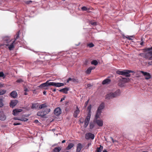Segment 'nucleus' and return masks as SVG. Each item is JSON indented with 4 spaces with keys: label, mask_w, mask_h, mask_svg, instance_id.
I'll use <instances>...</instances> for the list:
<instances>
[{
    "label": "nucleus",
    "mask_w": 152,
    "mask_h": 152,
    "mask_svg": "<svg viewBox=\"0 0 152 152\" xmlns=\"http://www.w3.org/2000/svg\"><path fill=\"white\" fill-rule=\"evenodd\" d=\"M144 50L145 51L148 52L145 53H140L139 54L140 56L146 59L151 60L150 59L152 56V46L150 48H145Z\"/></svg>",
    "instance_id": "1"
},
{
    "label": "nucleus",
    "mask_w": 152,
    "mask_h": 152,
    "mask_svg": "<svg viewBox=\"0 0 152 152\" xmlns=\"http://www.w3.org/2000/svg\"><path fill=\"white\" fill-rule=\"evenodd\" d=\"M120 93L121 92L120 90H118L114 93H111L107 94L106 96L105 99H112L115 97L119 95L120 94Z\"/></svg>",
    "instance_id": "2"
},
{
    "label": "nucleus",
    "mask_w": 152,
    "mask_h": 152,
    "mask_svg": "<svg viewBox=\"0 0 152 152\" xmlns=\"http://www.w3.org/2000/svg\"><path fill=\"white\" fill-rule=\"evenodd\" d=\"M50 111V108H47L45 110H42L41 111H38L37 113V115L42 118H44L45 116L48 114Z\"/></svg>",
    "instance_id": "3"
},
{
    "label": "nucleus",
    "mask_w": 152,
    "mask_h": 152,
    "mask_svg": "<svg viewBox=\"0 0 152 152\" xmlns=\"http://www.w3.org/2000/svg\"><path fill=\"white\" fill-rule=\"evenodd\" d=\"M47 81L45 83L41 84L39 86H64L63 83H56L53 82H49Z\"/></svg>",
    "instance_id": "4"
},
{
    "label": "nucleus",
    "mask_w": 152,
    "mask_h": 152,
    "mask_svg": "<svg viewBox=\"0 0 152 152\" xmlns=\"http://www.w3.org/2000/svg\"><path fill=\"white\" fill-rule=\"evenodd\" d=\"M3 39L4 43L7 44L6 45L7 46L9 45V43H10L13 40L12 38H11L10 36H6L4 37H3Z\"/></svg>",
    "instance_id": "5"
},
{
    "label": "nucleus",
    "mask_w": 152,
    "mask_h": 152,
    "mask_svg": "<svg viewBox=\"0 0 152 152\" xmlns=\"http://www.w3.org/2000/svg\"><path fill=\"white\" fill-rule=\"evenodd\" d=\"M19 37V31H18L17 33V36L16 37V38L15 39V40H13L12 42L10 43H9V45L8 46V48L10 50H11L14 47L13 43L15 42V41Z\"/></svg>",
    "instance_id": "6"
},
{
    "label": "nucleus",
    "mask_w": 152,
    "mask_h": 152,
    "mask_svg": "<svg viewBox=\"0 0 152 152\" xmlns=\"http://www.w3.org/2000/svg\"><path fill=\"white\" fill-rule=\"evenodd\" d=\"M91 116V115L89 114H88L87 115L85 119L84 126L85 128L87 127L89 124Z\"/></svg>",
    "instance_id": "7"
},
{
    "label": "nucleus",
    "mask_w": 152,
    "mask_h": 152,
    "mask_svg": "<svg viewBox=\"0 0 152 152\" xmlns=\"http://www.w3.org/2000/svg\"><path fill=\"white\" fill-rule=\"evenodd\" d=\"M141 73H142L144 76L145 79L146 80H148L151 78V76L150 74L146 72H144L143 71H140Z\"/></svg>",
    "instance_id": "8"
},
{
    "label": "nucleus",
    "mask_w": 152,
    "mask_h": 152,
    "mask_svg": "<svg viewBox=\"0 0 152 152\" xmlns=\"http://www.w3.org/2000/svg\"><path fill=\"white\" fill-rule=\"evenodd\" d=\"M94 138V135L91 133H87L85 135V138L87 140H89L90 139L93 140Z\"/></svg>",
    "instance_id": "9"
},
{
    "label": "nucleus",
    "mask_w": 152,
    "mask_h": 152,
    "mask_svg": "<svg viewBox=\"0 0 152 152\" xmlns=\"http://www.w3.org/2000/svg\"><path fill=\"white\" fill-rule=\"evenodd\" d=\"M134 73V72L131 70H124V75L126 77H130L131 76V75L129 73Z\"/></svg>",
    "instance_id": "10"
},
{
    "label": "nucleus",
    "mask_w": 152,
    "mask_h": 152,
    "mask_svg": "<svg viewBox=\"0 0 152 152\" xmlns=\"http://www.w3.org/2000/svg\"><path fill=\"white\" fill-rule=\"evenodd\" d=\"M78 82L77 80L74 78H69L66 80L67 83H76Z\"/></svg>",
    "instance_id": "11"
},
{
    "label": "nucleus",
    "mask_w": 152,
    "mask_h": 152,
    "mask_svg": "<svg viewBox=\"0 0 152 152\" xmlns=\"http://www.w3.org/2000/svg\"><path fill=\"white\" fill-rule=\"evenodd\" d=\"M109 78V77H108V78L106 79L103 81L102 82L103 85H108L111 82V80Z\"/></svg>",
    "instance_id": "12"
},
{
    "label": "nucleus",
    "mask_w": 152,
    "mask_h": 152,
    "mask_svg": "<svg viewBox=\"0 0 152 152\" xmlns=\"http://www.w3.org/2000/svg\"><path fill=\"white\" fill-rule=\"evenodd\" d=\"M54 112L56 116H58L61 113V110L60 108L58 107L55 109Z\"/></svg>",
    "instance_id": "13"
},
{
    "label": "nucleus",
    "mask_w": 152,
    "mask_h": 152,
    "mask_svg": "<svg viewBox=\"0 0 152 152\" xmlns=\"http://www.w3.org/2000/svg\"><path fill=\"white\" fill-rule=\"evenodd\" d=\"M94 121L99 126H102L103 125V121L101 120H97V119H95Z\"/></svg>",
    "instance_id": "14"
},
{
    "label": "nucleus",
    "mask_w": 152,
    "mask_h": 152,
    "mask_svg": "<svg viewBox=\"0 0 152 152\" xmlns=\"http://www.w3.org/2000/svg\"><path fill=\"white\" fill-rule=\"evenodd\" d=\"M18 102V101L16 100H12L10 103V107H13L17 104Z\"/></svg>",
    "instance_id": "15"
},
{
    "label": "nucleus",
    "mask_w": 152,
    "mask_h": 152,
    "mask_svg": "<svg viewBox=\"0 0 152 152\" xmlns=\"http://www.w3.org/2000/svg\"><path fill=\"white\" fill-rule=\"evenodd\" d=\"M17 95V93L15 91H13L10 93V96L11 97L15 98Z\"/></svg>",
    "instance_id": "16"
},
{
    "label": "nucleus",
    "mask_w": 152,
    "mask_h": 152,
    "mask_svg": "<svg viewBox=\"0 0 152 152\" xmlns=\"http://www.w3.org/2000/svg\"><path fill=\"white\" fill-rule=\"evenodd\" d=\"M83 146L81 143H79L77 145V148L76 149L77 152H80Z\"/></svg>",
    "instance_id": "17"
},
{
    "label": "nucleus",
    "mask_w": 152,
    "mask_h": 152,
    "mask_svg": "<svg viewBox=\"0 0 152 152\" xmlns=\"http://www.w3.org/2000/svg\"><path fill=\"white\" fill-rule=\"evenodd\" d=\"M80 112V110L78 107H76V110L75 111L74 113V116L75 118L77 117L79 113Z\"/></svg>",
    "instance_id": "18"
},
{
    "label": "nucleus",
    "mask_w": 152,
    "mask_h": 152,
    "mask_svg": "<svg viewBox=\"0 0 152 152\" xmlns=\"http://www.w3.org/2000/svg\"><path fill=\"white\" fill-rule=\"evenodd\" d=\"M95 67L90 66L86 70V73L87 74H89L91 73L92 70L94 69L95 68Z\"/></svg>",
    "instance_id": "19"
},
{
    "label": "nucleus",
    "mask_w": 152,
    "mask_h": 152,
    "mask_svg": "<svg viewBox=\"0 0 152 152\" xmlns=\"http://www.w3.org/2000/svg\"><path fill=\"white\" fill-rule=\"evenodd\" d=\"M69 90V88H66L59 90L60 92H63L65 94H67V91Z\"/></svg>",
    "instance_id": "20"
},
{
    "label": "nucleus",
    "mask_w": 152,
    "mask_h": 152,
    "mask_svg": "<svg viewBox=\"0 0 152 152\" xmlns=\"http://www.w3.org/2000/svg\"><path fill=\"white\" fill-rule=\"evenodd\" d=\"M61 150V148L60 147L55 148L53 151V152H59Z\"/></svg>",
    "instance_id": "21"
},
{
    "label": "nucleus",
    "mask_w": 152,
    "mask_h": 152,
    "mask_svg": "<svg viewBox=\"0 0 152 152\" xmlns=\"http://www.w3.org/2000/svg\"><path fill=\"white\" fill-rule=\"evenodd\" d=\"M102 112V111H99L98 110H97L96 111V113L95 115V119H97L98 118H99V116Z\"/></svg>",
    "instance_id": "22"
},
{
    "label": "nucleus",
    "mask_w": 152,
    "mask_h": 152,
    "mask_svg": "<svg viewBox=\"0 0 152 152\" xmlns=\"http://www.w3.org/2000/svg\"><path fill=\"white\" fill-rule=\"evenodd\" d=\"M104 103H101L100 105L99 106L97 110H99V111H102V110L103 109V108H104Z\"/></svg>",
    "instance_id": "23"
},
{
    "label": "nucleus",
    "mask_w": 152,
    "mask_h": 152,
    "mask_svg": "<svg viewBox=\"0 0 152 152\" xmlns=\"http://www.w3.org/2000/svg\"><path fill=\"white\" fill-rule=\"evenodd\" d=\"M47 107L48 105L46 103H44L39 105V109H43L46 107Z\"/></svg>",
    "instance_id": "24"
},
{
    "label": "nucleus",
    "mask_w": 152,
    "mask_h": 152,
    "mask_svg": "<svg viewBox=\"0 0 152 152\" xmlns=\"http://www.w3.org/2000/svg\"><path fill=\"white\" fill-rule=\"evenodd\" d=\"M26 116L25 115H23L22 117L20 118V121H26L28 120V119L26 118Z\"/></svg>",
    "instance_id": "25"
},
{
    "label": "nucleus",
    "mask_w": 152,
    "mask_h": 152,
    "mask_svg": "<svg viewBox=\"0 0 152 152\" xmlns=\"http://www.w3.org/2000/svg\"><path fill=\"white\" fill-rule=\"evenodd\" d=\"M6 119V116L3 113H1L0 115V120L4 121Z\"/></svg>",
    "instance_id": "26"
},
{
    "label": "nucleus",
    "mask_w": 152,
    "mask_h": 152,
    "mask_svg": "<svg viewBox=\"0 0 152 152\" xmlns=\"http://www.w3.org/2000/svg\"><path fill=\"white\" fill-rule=\"evenodd\" d=\"M74 146V145L73 143H70L69 144L68 146L66 147V149L67 150L70 149L71 148L73 147Z\"/></svg>",
    "instance_id": "27"
},
{
    "label": "nucleus",
    "mask_w": 152,
    "mask_h": 152,
    "mask_svg": "<svg viewBox=\"0 0 152 152\" xmlns=\"http://www.w3.org/2000/svg\"><path fill=\"white\" fill-rule=\"evenodd\" d=\"M103 149V147L101 145H100L99 147L97 148L96 151L97 152H101Z\"/></svg>",
    "instance_id": "28"
},
{
    "label": "nucleus",
    "mask_w": 152,
    "mask_h": 152,
    "mask_svg": "<svg viewBox=\"0 0 152 152\" xmlns=\"http://www.w3.org/2000/svg\"><path fill=\"white\" fill-rule=\"evenodd\" d=\"M19 113V110L18 109H15L13 111V114L14 115H15L18 114Z\"/></svg>",
    "instance_id": "29"
},
{
    "label": "nucleus",
    "mask_w": 152,
    "mask_h": 152,
    "mask_svg": "<svg viewBox=\"0 0 152 152\" xmlns=\"http://www.w3.org/2000/svg\"><path fill=\"white\" fill-rule=\"evenodd\" d=\"M19 81L20 84L23 85V86H25L26 84L24 81L21 79L20 78Z\"/></svg>",
    "instance_id": "30"
},
{
    "label": "nucleus",
    "mask_w": 152,
    "mask_h": 152,
    "mask_svg": "<svg viewBox=\"0 0 152 152\" xmlns=\"http://www.w3.org/2000/svg\"><path fill=\"white\" fill-rule=\"evenodd\" d=\"M98 62L96 60H93L91 62V64L92 65H94L96 66L98 64Z\"/></svg>",
    "instance_id": "31"
},
{
    "label": "nucleus",
    "mask_w": 152,
    "mask_h": 152,
    "mask_svg": "<svg viewBox=\"0 0 152 152\" xmlns=\"http://www.w3.org/2000/svg\"><path fill=\"white\" fill-rule=\"evenodd\" d=\"M117 74L120 75H124V70L123 71H120L119 70H118L116 72Z\"/></svg>",
    "instance_id": "32"
},
{
    "label": "nucleus",
    "mask_w": 152,
    "mask_h": 152,
    "mask_svg": "<svg viewBox=\"0 0 152 152\" xmlns=\"http://www.w3.org/2000/svg\"><path fill=\"white\" fill-rule=\"evenodd\" d=\"M91 105H90L88 106L87 108V110L88 111V114H89L91 115Z\"/></svg>",
    "instance_id": "33"
},
{
    "label": "nucleus",
    "mask_w": 152,
    "mask_h": 152,
    "mask_svg": "<svg viewBox=\"0 0 152 152\" xmlns=\"http://www.w3.org/2000/svg\"><path fill=\"white\" fill-rule=\"evenodd\" d=\"M0 77H2L3 78H4L5 77V75L2 72H0Z\"/></svg>",
    "instance_id": "34"
},
{
    "label": "nucleus",
    "mask_w": 152,
    "mask_h": 152,
    "mask_svg": "<svg viewBox=\"0 0 152 152\" xmlns=\"http://www.w3.org/2000/svg\"><path fill=\"white\" fill-rule=\"evenodd\" d=\"M3 105V99L2 98H0V107H1Z\"/></svg>",
    "instance_id": "35"
},
{
    "label": "nucleus",
    "mask_w": 152,
    "mask_h": 152,
    "mask_svg": "<svg viewBox=\"0 0 152 152\" xmlns=\"http://www.w3.org/2000/svg\"><path fill=\"white\" fill-rule=\"evenodd\" d=\"M6 92L5 90H0V95H2L4 94Z\"/></svg>",
    "instance_id": "36"
},
{
    "label": "nucleus",
    "mask_w": 152,
    "mask_h": 152,
    "mask_svg": "<svg viewBox=\"0 0 152 152\" xmlns=\"http://www.w3.org/2000/svg\"><path fill=\"white\" fill-rule=\"evenodd\" d=\"M87 46L89 48H91L93 47L94 46V45L93 43H91L87 44Z\"/></svg>",
    "instance_id": "37"
},
{
    "label": "nucleus",
    "mask_w": 152,
    "mask_h": 152,
    "mask_svg": "<svg viewBox=\"0 0 152 152\" xmlns=\"http://www.w3.org/2000/svg\"><path fill=\"white\" fill-rule=\"evenodd\" d=\"M27 110L26 109V108L23 107L22 109H20V113L22 111H23V112H24Z\"/></svg>",
    "instance_id": "38"
},
{
    "label": "nucleus",
    "mask_w": 152,
    "mask_h": 152,
    "mask_svg": "<svg viewBox=\"0 0 152 152\" xmlns=\"http://www.w3.org/2000/svg\"><path fill=\"white\" fill-rule=\"evenodd\" d=\"M88 9L85 6H83L81 8V10L83 11H87Z\"/></svg>",
    "instance_id": "39"
},
{
    "label": "nucleus",
    "mask_w": 152,
    "mask_h": 152,
    "mask_svg": "<svg viewBox=\"0 0 152 152\" xmlns=\"http://www.w3.org/2000/svg\"><path fill=\"white\" fill-rule=\"evenodd\" d=\"M32 1L31 0L28 1H25V3L26 4H28L32 2Z\"/></svg>",
    "instance_id": "40"
},
{
    "label": "nucleus",
    "mask_w": 152,
    "mask_h": 152,
    "mask_svg": "<svg viewBox=\"0 0 152 152\" xmlns=\"http://www.w3.org/2000/svg\"><path fill=\"white\" fill-rule=\"evenodd\" d=\"M126 37L129 40H131L132 39L131 38H133V36H128L127 37Z\"/></svg>",
    "instance_id": "41"
},
{
    "label": "nucleus",
    "mask_w": 152,
    "mask_h": 152,
    "mask_svg": "<svg viewBox=\"0 0 152 152\" xmlns=\"http://www.w3.org/2000/svg\"><path fill=\"white\" fill-rule=\"evenodd\" d=\"M137 71L136 72V75H137V76L138 77H139V75L140 74V73H141V72L140 71Z\"/></svg>",
    "instance_id": "42"
},
{
    "label": "nucleus",
    "mask_w": 152,
    "mask_h": 152,
    "mask_svg": "<svg viewBox=\"0 0 152 152\" xmlns=\"http://www.w3.org/2000/svg\"><path fill=\"white\" fill-rule=\"evenodd\" d=\"M91 23L92 25H96V22L95 21L92 22Z\"/></svg>",
    "instance_id": "43"
},
{
    "label": "nucleus",
    "mask_w": 152,
    "mask_h": 152,
    "mask_svg": "<svg viewBox=\"0 0 152 152\" xmlns=\"http://www.w3.org/2000/svg\"><path fill=\"white\" fill-rule=\"evenodd\" d=\"M36 107V105L35 104H33L32 105V106H31V108L34 109Z\"/></svg>",
    "instance_id": "44"
},
{
    "label": "nucleus",
    "mask_w": 152,
    "mask_h": 152,
    "mask_svg": "<svg viewBox=\"0 0 152 152\" xmlns=\"http://www.w3.org/2000/svg\"><path fill=\"white\" fill-rule=\"evenodd\" d=\"M24 91H25V92H26L28 91V90L27 88H25L24 89ZM24 94L25 95H27L28 94L26 92Z\"/></svg>",
    "instance_id": "45"
},
{
    "label": "nucleus",
    "mask_w": 152,
    "mask_h": 152,
    "mask_svg": "<svg viewBox=\"0 0 152 152\" xmlns=\"http://www.w3.org/2000/svg\"><path fill=\"white\" fill-rule=\"evenodd\" d=\"M89 102V100H88L87 101H86L85 104V107H86L87 105Z\"/></svg>",
    "instance_id": "46"
},
{
    "label": "nucleus",
    "mask_w": 152,
    "mask_h": 152,
    "mask_svg": "<svg viewBox=\"0 0 152 152\" xmlns=\"http://www.w3.org/2000/svg\"><path fill=\"white\" fill-rule=\"evenodd\" d=\"M143 39H141L142 42L140 43V45H143V44L144 43L143 41Z\"/></svg>",
    "instance_id": "47"
},
{
    "label": "nucleus",
    "mask_w": 152,
    "mask_h": 152,
    "mask_svg": "<svg viewBox=\"0 0 152 152\" xmlns=\"http://www.w3.org/2000/svg\"><path fill=\"white\" fill-rule=\"evenodd\" d=\"M37 91L36 90H33V93L34 94H36L37 93Z\"/></svg>",
    "instance_id": "48"
},
{
    "label": "nucleus",
    "mask_w": 152,
    "mask_h": 152,
    "mask_svg": "<svg viewBox=\"0 0 152 152\" xmlns=\"http://www.w3.org/2000/svg\"><path fill=\"white\" fill-rule=\"evenodd\" d=\"M13 124H14V125H19V123H17L16 124L15 123H14Z\"/></svg>",
    "instance_id": "49"
},
{
    "label": "nucleus",
    "mask_w": 152,
    "mask_h": 152,
    "mask_svg": "<svg viewBox=\"0 0 152 152\" xmlns=\"http://www.w3.org/2000/svg\"><path fill=\"white\" fill-rule=\"evenodd\" d=\"M64 99H65L64 98H62L61 99L60 102H61L63 100H64Z\"/></svg>",
    "instance_id": "50"
},
{
    "label": "nucleus",
    "mask_w": 152,
    "mask_h": 152,
    "mask_svg": "<svg viewBox=\"0 0 152 152\" xmlns=\"http://www.w3.org/2000/svg\"><path fill=\"white\" fill-rule=\"evenodd\" d=\"M43 93L44 95H45L46 94V92L45 91H44L43 92Z\"/></svg>",
    "instance_id": "51"
},
{
    "label": "nucleus",
    "mask_w": 152,
    "mask_h": 152,
    "mask_svg": "<svg viewBox=\"0 0 152 152\" xmlns=\"http://www.w3.org/2000/svg\"><path fill=\"white\" fill-rule=\"evenodd\" d=\"M66 142V140H63L62 141V143H64V142Z\"/></svg>",
    "instance_id": "52"
},
{
    "label": "nucleus",
    "mask_w": 152,
    "mask_h": 152,
    "mask_svg": "<svg viewBox=\"0 0 152 152\" xmlns=\"http://www.w3.org/2000/svg\"><path fill=\"white\" fill-rule=\"evenodd\" d=\"M23 62L22 61H20V64H23Z\"/></svg>",
    "instance_id": "53"
},
{
    "label": "nucleus",
    "mask_w": 152,
    "mask_h": 152,
    "mask_svg": "<svg viewBox=\"0 0 152 152\" xmlns=\"http://www.w3.org/2000/svg\"><path fill=\"white\" fill-rule=\"evenodd\" d=\"M0 86H4V84L0 83Z\"/></svg>",
    "instance_id": "54"
},
{
    "label": "nucleus",
    "mask_w": 152,
    "mask_h": 152,
    "mask_svg": "<svg viewBox=\"0 0 152 152\" xmlns=\"http://www.w3.org/2000/svg\"><path fill=\"white\" fill-rule=\"evenodd\" d=\"M39 87H40L41 88H43V87H46V86H39Z\"/></svg>",
    "instance_id": "55"
},
{
    "label": "nucleus",
    "mask_w": 152,
    "mask_h": 152,
    "mask_svg": "<svg viewBox=\"0 0 152 152\" xmlns=\"http://www.w3.org/2000/svg\"><path fill=\"white\" fill-rule=\"evenodd\" d=\"M103 152H107L106 150H104L103 151Z\"/></svg>",
    "instance_id": "56"
},
{
    "label": "nucleus",
    "mask_w": 152,
    "mask_h": 152,
    "mask_svg": "<svg viewBox=\"0 0 152 152\" xmlns=\"http://www.w3.org/2000/svg\"><path fill=\"white\" fill-rule=\"evenodd\" d=\"M56 91V89H54L53 90V91Z\"/></svg>",
    "instance_id": "57"
},
{
    "label": "nucleus",
    "mask_w": 152,
    "mask_h": 152,
    "mask_svg": "<svg viewBox=\"0 0 152 152\" xmlns=\"http://www.w3.org/2000/svg\"><path fill=\"white\" fill-rule=\"evenodd\" d=\"M16 13H16H16H15V14H16V18H17V19H18V18L17 17V15H16Z\"/></svg>",
    "instance_id": "58"
},
{
    "label": "nucleus",
    "mask_w": 152,
    "mask_h": 152,
    "mask_svg": "<svg viewBox=\"0 0 152 152\" xmlns=\"http://www.w3.org/2000/svg\"><path fill=\"white\" fill-rule=\"evenodd\" d=\"M35 122H38V120H35Z\"/></svg>",
    "instance_id": "59"
},
{
    "label": "nucleus",
    "mask_w": 152,
    "mask_h": 152,
    "mask_svg": "<svg viewBox=\"0 0 152 152\" xmlns=\"http://www.w3.org/2000/svg\"><path fill=\"white\" fill-rule=\"evenodd\" d=\"M17 82H19V79H18L17 80Z\"/></svg>",
    "instance_id": "60"
},
{
    "label": "nucleus",
    "mask_w": 152,
    "mask_h": 152,
    "mask_svg": "<svg viewBox=\"0 0 152 152\" xmlns=\"http://www.w3.org/2000/svg\"><path fill=\"white\" fill-rule=\"evenodd\" d=\"M151 58L150 59V60H152V56L151 57Z\"/></svg>",
    "instance_id": "61"
},
{
    "label": "nucleus",
    "mask_w": 152,
    "mask_h": 152,
    "mask_svg": "<svg viewBox=\"0 0 152 152\" xmlns=\"http://www.w3.org/2000/svg\"><path fill=\"white\" fill-rule=\"evenodd\" d=\"M93 126L92 127V126H91L90 127V128L92 129V128H93Z\"/></svg>",
    "instance_id": "62"
},
{
    "label": "nucleus",
    "mask_w": 152,
    "mask_h": 152,
    "mask_svg": "<svg viewBox=\"0 0 152 152\" xmlns=\"http://www.w3.org/2000/svg\"><path fill=\"white\" fill-rule=\"evenodd\" d=\"M15 120H16V119H17V120H19L18 119V118H15Z\"/></svg>",
    "instance_id": "63"
},
{
    "label": "nucleus",
    "mask_w": 152,
    "mask_h": 152,
    "mask_svg": "<svg viewBox=\"0 0 152 152\" xmlns=\"http://www.w3.org/2000/svg\"><path fill=\"white\" fill-rule=\"evenodd\" d=\"M90 144H90H90H88V146H89V145H90Z\"/></svg>",
    "instance_id": "64"
}]
</instances>
